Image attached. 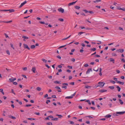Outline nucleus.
I'll return each mask as SVG.
<instances>
[{"label":"nucleus","mask_w":125,"mask_h":125,"mask_svg":"<svg viewBox=\"0 0 125 125\" xmlns=\"http://www.w3.org/2000/svg\"><path fill=\"white\" fill-rule=\"evenodd\" d=\"M98 83L99 85L97 86V87H102L105 84V83L101 82H99Z\"/></svg>","instance_id":"f257e3e1"},{"label":"nucleus","mask_w":125,"mask_h":125,"mask_svg":"<svg viewBox=\"0 0 125 125\" xmlns=\"http://www.w3.org/2000/svg\"><path fill=\"white\" fill-rule=\"evenodd\" d=\"M58 11L62 13H63L64 11V10L62 8H60L58 9Z\"/></svg>","instance_id":"f03ea898"},{"label":"nucleus","mask_w":125,"mask_h":125,"mask_svg":"<svg viewBox=\"0 0 125 125\" xmlns=\"http://www.w3.org/2000/svg\"><path fill=\"white\" fill-rule=\"evenodd\" d=\"M27 1H25L23 3H22L20 6L19 7V8H21L26 3Z\"/></svg>","instance_id":"7ed1b4c3"},{"label":"nucleus","mask_w":125,"mask_h":125,"mask_svg":"<svg viewBox=\"0 0 125 125\" xmlns=\"http://www.w3.org/2000/svg\"><path fill=\"white\" fill-rule=\"evenodd\" d=\"M23 45L24 47V48L28 49L29 50H30V48L28 47V45L27 44H24Z\"/></svg>","instance_id":"20e7f679"},{"label":"nucleus","mask_w":125,"mask_h":125,"mask_svg":"<svg viewBox=\"0 0 125 125\" xmlns=\"http://www.w3.org/2000/svg\"><path fill=\"white\" fill-rule=\"evenodd\" d=\"M125 113V112H116V114L118 115H121L124 114Z\"/></svg>","instance_id":"39448f33"},{"label":"nucleus","mask_w":125,"mask_h":125,"mask_svg":"<svg viewBox=\"0 0 125 125\" xmlns=\"http://www.w3.org/2000/svg\"><path fill=\"white\" fill-rule=\"evenodd\" d=\"M8 117L14 120H15L16 119V118L14 116H13L11 115H8Z\"/></svg>","instance_id":"423d86ee"},{"label":"nucleus","mask_w":125,"mask_h":125,"mask_svg":"<svg viewBox=\"0 0 125 125\" xmlns=\"http://www.w3.org/2000/svg\"><path fill=\"white\" fill-rule=\"evenodd\" d=\"M77 1H76L75 2H73L69 3V4H68V6H71V5L75 4Z\"/></svg>","instance_id":"0eeeda50"},{"label":"nucleus","mask_w":125,"mask_h":125,"mask_svg":"<svg viewBox=\"0 0 125 125\" xmlns=\"http://www.w3.org/2000/svg\"><path fill=\"white\" fill-rule=\"evenodd\" d=\"M124 49H119L118 50H116L117 52H120L121 53H122L124 52Z\"/></svg>","instance_id":"6e6552de"},{"label":"nucleus","mask_w":125,"mask_h":125,"mask_svg":"<svg viewBox=\"0 0 125 125\" xmlns=\"http://www.w3.org/2000/svg\"><path fill=\"white\" fill-rule=\"evenodd\" d=\"M16 79L15 78H10L9 79V80L10 82H13L15 80H16Z\"/></svg>","instance_id":"1a4fd4ad"},{"label":"nucleus","mask_w":125,"mask_h":125,"mask_svg":"<svg viewBox=\"0 0 125 125\" xmlns=\"http://www.w3.org/2000/svg\"><path fill=\"white\" fill-rule=\"evenodd\" d=\"M109 60L110 62H112L113 63H115V60L113 58H111Z\"/></svg>","instance_id":"9d476101"},{"label":"nucleus","mask_w":125,"mask_h":125,"mask_svg":"<svg viewBox=\"0 0 125 125\" xmlns=\"http://www.w3.org/2000/svg\"><path fill=\"white\" fill-rule=\"evenodd\" d=\"M31 71L34 73H35V71H36V69L35 67H33L31 69Z\"/></svg>","instance_id":"9b49d317"},{"label":"nucleus","mask_w":125,"mask_h":125,"mask_svg":"<svg viewBox=\"0 0 125 125\" xmlns=\"http://www.w3.org/2000/svg\"><path fill=\"white\" fill-rule=\"evenodd\" d=\"M90 70L91 71H92L91 69H89L86 72V74H88L90 73Z\"/></svg>","instance_id":"f8f14e48"},{"label":"nucleus","mask_w":125,"mask_h":125,"mask_svg":"<svg viewBox=\"0 0 125 125\" xmlns=\"http://www.w3.org/2000/svg\"><path fill=\"white\" fill-rule=\"evenodd\" d=\"M117 83H119V84H121L122 85H123L124 84V83L120 82V81H117L116 82Z\"/></svg>","instance_id":"ddd939ff"},{"label":"nucleus","mask_w":125,"mask_h":125,"mask_svg":"<svg viewBox=\"0 0 125 125\" xmlns=\"http://www.w3.org/2000/svg\"><path fill=\"white\" fill-rule=\"evenodd\" d=\"M73 97V96H67L65 97V98L67 99H71Z\"/></svg>","instance_id":"4468645a"},{"label":"nucleus","mask_w":125,"mask_h":125,"mask_svg":"<svg viewBox=\"0 0 125 125\" xmlns=\"http://www.w3.org/2000/svg\"><path fill=\"white\" fill-rule=\"evenodd\" d=\"M116 88L117 89L118 91L120 92V91L121 88L118 86H117Z\"/></svg>","instance_id":"2eb2a0df"},{"label":"nucleus","mask_w":125,"mask_h":125,"mask_svg":"<svg viewBox=\"0 0 125 125\" xmlns=\"http://www.w3.org/2000/svg\"><path fill=\"white\" fill-rule=\"evenodd\" d=\"M35 47V46L34 45H31V49L34 48Z\"/></svg>","instance_id":"dca6fc26"},{"label":"nucleus","mask_w":125,"mask_h":125,"mask_svg":"<svg viewBox=\"0 0 125 125\" xmlns=\"http://www.w3.org/2000/svg\"><path fill=\"white\" fill-rule=\"evenodd\" d=\"M58 120V118H55L52 119V120L53 121H57Z\"/></svg>","instance_id":"f3484780"},{"label":"nucleus","mask_w":125,"mask_h":125,"mask_svg":"<svg viewBox=\"0 0 125 125\" xmlns=\"http://www.w3.org/2000/svg\"><path fill=\"white\" fill-rule=\"evenodd\" d=\"M54 83H55L61 84V83L60 82L57 81H54Z\"/></svg>","instance_id":"a211bd4d"},{"label":"nucleus","mask_w":125,"mask_h":125,"mask_svg":"<svg viewBox=\"0 0 125 125\" xmlns=\"http://www.w3.org/2000/svg\"><path fill=\"white\" fill-rule=\"evenodd\" d=\"M56 116H59V118H62V116L61 115H56Z\"/></svg>","instance_id":"6ab92c4d"},{"label":"nucleus","mask_w":125,"mask_h":125,"mask_svg":"<svg viewBox=\"0 0 125 125\" xmlns=\"http://www.w3.org/2000/svg\"><path fill=\"white\" fill-rule=\"evenodd\" d=\"M36 89L37 91H40L41 90V88L39 87H38L36 88Z\"/></svg>","instance_id":"aec40b11"},{"label":"nucleus","mask_w":125,"mask_h":125,"mask_svg":"<svg viewBox=\"0 0 125 125\" xmlns=\"http://www.w3.org/2000/svg\"><path fill=\"white\" fill-rule=\"evenodd\" d=\"M109 88L111 89H113L115 88L114 86H109Z\"/></svg>","instance_id":"412c9836"},{"label":"nucleus","mask_w":125,"mask_h":125,"mask_svg":"<svg viewBox=\"0 0 125 125\" xmlns=\"http://www.w3.org/2000/svg\"><path fill=\"white\" fill-rule=\"evenodd\" d=\"M83 33H84V32H79L78 33V35L80 36L82 34H83Z\"/></svg>","instance_id":"4be33fe9"},{"label":"nucleus","mask_w":125,"mask_h":125,"mask_svg":"<svg viewBox=\"0 0 125 125\" xmlns=\"http://www.w3.org/2000/svg\"><path fill=\"white\" fill-rule=\"evenodd\" d=\"M9 11H10V12H14V10L13 9H11L10 10H8Z\"/></svg>","instance_id":"5701e85b"},{"label":"nucleus","mask_w":125,"mask_h":125,"mask_svg":"<svg viewBox=\"0 0 125 125\" xmlns=\"http://www.w3.org/2000/svg\"><path fill=\"white\" fill-rule=\"evenodd\" d=\"M119 101L120 103L121 104H123V102L122 101L121 99H119Z\"/></svg>","instance_id":"b1692460"},{"label":"nucleus","mask_w":125,"mask_h":125,"mask_svg":"<svg viewBox=\"0 0 125 125\" xmlns=\"http://www.w3.org/2000/svg\"><path fill=\"white\" fill-rule=\"evenodd\" d=\"M86 102H87L89 105H91V102H90V101L89 100H87L86 101Z\"/></svg>","instance_id":"393cba45"},{"label":"nucleus","mask_w":125,"mask_h":125,"mask_svg":"<svg viewBox=\"0 0 125 125\" xmlns=\"http://www.w3.org/2000/svg\"><path fill=\"white\" fill-rule=\"evenodd\" d=\"M111 115H106L105 116L106 117H107V118H110L111 117Z\"/></svg>","instance_id":"a878e982"},{"label":"nucleus","mask_w":125,"mask_h":125,"mask_svg":"<svg viewBox=\"0 0 125 125\" xmlns=\"http://www.w3.org/2000/svg\"><path fill=\"white\" fill-rule=\"evenodd\" d=\"M75 8L77 9H79L80 7L78 6H76L75 7Z\"/></svg>","instance_id":"bb28decb"},{"label":"nucleus","mask_w":125,"mask_h":125,"mask_svg":"<svg viewBox=\"0 0 125 125\" xmlns=\"http://www.w3.org/2000/svg\"><path fill=\"white\" fill-rule=\"evenodd\" d=\"M24 39H28L29 38L25 36H23L22 37Z\"/></svg>","instance_id":"cd10ccee"},{"label":"nucleus","mask_w":125,"mask_h":125,"mask_svg":"<svg viewBox=\"0 0 125 125\" xmlns=\"http://www.w3.org/2000/svg\"><path fill=\"white\" fill-rule=\"evenodd\" d=\"M107 91V90H102L101 91V92H106Z\"/></svg>","instance_id":"c85d7f7f"},{"label":"nucleus","mask_w":125,"mask_h":125,"mask_svg":"<svg viewBox=\"0 0 125 125\" xmlns=\"http://www.w3.org/2000/svg\"><path fill=\"white\" fill-rule=\"evenodd\" d=\"M110 82L111 83H112L114 84H115V81H113V80H110Z\"/></svg>","instance_id":"c756f323"},{"label":"nucleus","mask_w":125,"mask_h":125,"mask_svg":"<svg viewBox=\"0 0 125 125\" xmlns=\"http://www.w3.org/2000/svg\"><path fill=\"white\" fill-rule=\"evenodd\" d=\"M42 61H43L44 62H46L47 61L45 59H42Z\"/></svg>","instance_id":"7c9ffc66"},{"label":"nucleus","mask_w":125,"mask_h":125,"mask_svg":"<svg viewBox=\"0 0 125 125\" xmlns=\"http://www.w3.org/2000/svg\"><path fill=\"white\" fill-rule=\"evenodd\" d=\"M112 55L113 56H116L117 55L115 53H113L112 54Z\"/></svg>","instance_id":"2f4dec72"},{"label":"nucleus","mask_w":125,"mask_h":125,"mask_svg":"<svg viewBox=\"0 0 125 125\" xmlns=\"http://www.w3.org/2000/svg\"><path fill=\"white\" fill-rule=\"evenodd\" d=\"M34 114L38 115H40V113L39 112L37 113L35 112L34 113Z\"/></svg>","instance_id":"473e14b6"},{"label":"nucleus","mask_w":125,"mask_h":125,"mask_svg":"<svg viewBox=\"0 0 125 125\" xmlns=\"http://www.w3.org/2000/svg\"><path fill=\"white\" fill-rule=\"evenodd\" d=\"M66 46V45H63V46H60L59 48H58L59 49H60V48H63L65 46Z\"/></svg>","instance_id":"72a5a7b5"},{"label":"nucleus","mask_w":125,"mask_h":125,"mask_svg":"<svg viewBox=\"0 0 125 125\" xmlns=\"http://www.w3.org/2000/svg\"><path fill=\"white\" fill-rule=\"evenodd\" d=\"M50 100H47V101L46 102V103L47 104H48L49 103H50Z\"/></svg>","instance_id":"f704fd0d"},{"label":"nucleus","mask_w":125,"mask_h":125,"mask_svg":"<svg viewBox=\"0 0 125 125\" xmlns=\"http://www.w3.org/2000/svg\"><path fill=\"white\" fill-rule=\"evenodd\" d=\"M47 125H52V123L51 122H48L47 123Z\"/></svg>","instance_id":"c9c22d12"},{"label":"nucleus","mask_w":125,"mask_h":125,"mask_svg":"<svg viewBox=\"0 0 125 125\" xmlns=\"http://www.w3.org/2000/svg\"><path fill=\"white\" fill-rule=\"evenodd\" d=\"M88 13H91V14H93L94 13V12H93L91 11H88Z\"/></svg>","instance_id":"e433bc0d"},{"label":"nucleus","mask_w":125,"mask_h":125,"mask_svg":"<svg viewBox=\"0 0 125 125\" xmlns=\"http://www.w3.org/2000/svg\"><path fill=\"white\" fill-rule=\"evenodd\" d=\"M3 113L2 114L4 116H5V113H6V111H3Z\"/></svg>","instance_id":"4c0bfd02"},{"label":"nucleus","mask_w":125,"mask_h":125,"mask_svg":"<svg viewBox=\"0 0 125 125\" xmlns=\"http://www.w3.org/2000/svg\"><path fill=\"white\" fill-rule=\"evenodd\" d=\"M55 88L56 89H57L59 90L60 89V87L58 86H56L55 87Z\"/></svg>","instance_id":"58836bf2"},{"label":"nucleus","mask_w":125,"mask_h":125,"mask_svg":"<svg viewBox=\"0 0 125 125\" xmlns=\"http://www.w3.org/2000/svg\"><path fill=\"white\" fill-rule=\"evenodd\" d=\"M39 23L42 24H45V23L44 21H40Z\"/></svg>","instance_id":"ea45409f"},{"label":"nucleus","mask_w":125,"mask_h":125,"mask_svg":"<svg viewBox=\"0 0 125 125\" xmlns=\"http://www.w3.org/2000/svg\"><path fill=\"white\" fill-rule=\"evenodd\" d=\"M11 47L13 49H14V48L13 47V45L11 43L10 44Z\"/></svg>","instance_id":"a19ab883"},{"label":"nucleus","mask_w":125,"mask_h":125,"mask_svg":"<svg viewBox=\"0 0 125 125\" xmlns=\"http://www.w3.org/2000/svg\"><path fill=\"white\" fill-rule=\"evenodd\" d=\"M31 106V104H26L25 105V106L28 107L29 106Z\"/></svg>","instance_id":"79ce46f5"},{"label":"nucleus","mask_w":125,"mask_h":125,"mask_svg":"<svg viewBox=\"0 0 125 125\" xmlns=\"http://www.w3.org/2000/svg\"><path fill=\"white\" fill-rule=\"evenodd\" d=\"M101 0H96L95 1H94V2H98L100 1Z\"/></svg>","instance_id":"37998d69"},{"label":"nucleus","mask_w":125,"mask_h":125,"mask_svg":"<svg viewBox=\"0 0 125 125\" xmlns=\"http://www.w3.org/2000/svg\"><path fill=\"white\" fill-rule=\"evenodd\" d=\"M67 86H63L62 87V88L63 89L64 88L65 89H66L67 88Z\"/></svg>","instance_id":"c03bdc74"},{"label":"nucleus","mask_w":125,"mask_h":125,"mask_svg":"<svg viewBox=\"0 0 125 125\" xmlns=\"http://www.w3.org/2000/svg\"><path fill=\"white\" fill-rule=\"evenodd\" d=\"M7 53V54H8L9 55H10V52L9 51L7 50L6 51Z\"/></svg>","instance_id":"a18cd8bd"},{"label":"nucleus","mask_w":125,"mask_h":125,"mask_svg":"<svg viewBox=\"0 0 125 125\" xmlns=\"http://www.w3.org/2000/svg\"><path fill=\"white\" fill-rule=\"evenodd\" d=\"M97 41L98 42H99V43H97V44H101L102 43L100 41Z\"/></svg>","instance_id":"49530a36"},{"label":"nucleus","mask_w":125,"mask_h":125,"mask_svg":"<svg viewBox=\"0 0 125 125\" xmlns=\"http://www.w3.org/2000/svg\"><path fill=\"white\" fill-rule=\"evenodd\" d=\"M11 92L14 94H15V93L14 92V91L13 89H12L11 90Z\"/></svg>","instance_id":"de8ad7c7"},{"label":"nucleus","mask_w":125,"mask_h":125,"mask_svg":"<svg viewBox=\"0 0 125 125\" xmlns=\"http://www.w3.org/2000/svg\"><path fill=\"white\" fill-rule=\"evenodd\" d=\"M71 60L73 62H74L75 61V59L74 58H73L72 59H71Z\"/></svg>","instance_id":"09e8293b"},{"label":"nucleus","mask_w":125,"mask_h":125,"mask_svg":"<svg viewBox=\"0 0 125 125\" xmlns=\"http://www.w3.org/2000/svg\"><path fill=\"white\" fill-rule=\"evenodd\" d=\"M96 50V48H93V49H91V50L93 51H95Z\"/></svg>","instance_id":"8fccbe9b"},{"label":"nucleus","mask_w":125,"mask_h":125,"mask_svg":"<svg viewBox=\"0 0 125 125\" xmlns=\"http://www.w3.org/2000/svg\"><path fill=\"white\" fill-rule=\"evenodd\" d=\"M23 70L26 71L27 70V67H24L23 68Z\"/></svg>","instance_id":"3c124183"},{"label":"nucleus","mask_w":125,"mask_h":125,"mask_svg":"<svg viewBox=\"0 0 125 125\" xmlns=\"http://www.w3.org/2000/svg\"><path fill=\"white\" fill-rule=\"evenodd\" d=\"M116 9L120 10H121V8H120L119 7H116Z\"/></svg>","instance_id":"603ef678"},{"label":"nucleus","mask_w":125,"mask_h":125,"mask_svg":"<svg viewBox=\"0 0 125 125\" xmlns=\"http://www.w3.org/2000/svg\"><path fill=\"white\" fill-rule=\"evenodd\" d=\"M12 21H5V23H10V22H12Z\"/></svg>","instance_id":"864d4df0"},{"label":"nucleus","mask_w":125,"mask_h":125,"mask_svg":"<svg viewBox=\"0 0 125 125\" xmlns=\"http://www.w3.org/2000/svg\"><path fill=\"white\" fill-rule=\"evenodd\" d=\"M59 20L60 21H64V20L63 19H59Z\"/></svg>","instance_id":"5fc2aeb1"},{"label":"nucleus","mask_w":125,"mask_h":125,"mask_svg":"<svg viewBox=\"0 0 125 125\" xmlns=\"http://www.w3.org/2000/svg\"><path fill=\"white\" fill-rule=\"evenodd\" d=\"M68 67L69 69H72V67L70 66H67Z\"/></svg>","instance_id":"6e6d98bb"},{"label":"nucleus","mask_w":125,"mask_h":125,"mask_svg":"<svg viewBox=\"0 0 125 125\" xmlns=\"http://www.w3.org/2000/svg\"><path fill=\"white\" fill-rule=\"evenodd\" d=\"M121 10H123L125 11V8H121Z\"/></svg>","instance_id":"4d7b16f0"},{"label":"nucleus","mask_w":125,"mask_h":125,"mask_svg":"<svg viewBox=\"0 0 125 125\" xmlns=\"http://www.w3.org/2000/svg\"><path fill=\"white\" fill-rule=\"evenodd\" d=\"M81 45L83 47H84L85 46V45L83 43H82Z\"/></svg>","instance_id":"13d9d810"},{"label":"nucleus","mask_w":125,"mask_h":125,"mask_svg":"<svg viewBox=\"0 0 125 125\" xmlns=\"http://www.w3.org/2000/svg\"><path fill=\"white\" fill-rule=\"evenodd\" d=\"M88 66V65L87 64H86L84 65V66L85 67H87Z\"/></svg>","instance_id":"bf43d9fd"},{"label":"nucleus","mask_w":125,"mask_h":125,"mask_svg":"<svg viewBox=\"0 0 125 125\" xmlns=\"http://www.w3.org/2000/svg\"><path fill=\"white\" fill-rule=\"evenodd\" d=\"M85 88H89V87H91L90 86H89L88 85H87V86H85Z\"/></svg>","instance_id":"052dcab7"},{"label":"nucleus","mask_w":125,"mask_h":125,"mask_svg":"<svg viewBox=\"0 0 125 125\" xmlns=\"http://www.w3.org/2000/svg\"><path fill=\"white\" fill-rule=\"evenodd\" d=\"M48 96V95L47 94H46L45 95H44V98H46Z\"/></svg>","instance_id":"680f3d73"},{"label":"nucleus","mask_w":125,"mask_h":125,"mask_svg":"<svg viewBox=\"0 0 125 125\" xmlns=\"http://www.w3.org/2000/svg\"><path fill=\"white\" fill-rule=\"evenodd\" d=\"M57 57L59 59H61V56H57Z\"/></svg>","instance_id":"e2e57ef3"},{"label":"nucleus","mask_w":125,"mask_h":125,"mask_svg":"<svg viewBox=\"0 0 125 125\" xmlns=\"http://www.w3.org/2000/svg\"><path fill=\"white\" fill-rule=\"evenodd\" d=\"M13 83V84H14L15 85H17V83L16 82H14Z\"/></svg>","instance_id":"0e129e2a"},{"label":"nucleus","mask_w":125,"mask_h":125,"mask_svg":"<svg viewBox=\"0 0 125 125\" xmlns=\"http://www.w3.org/2000/svg\"><path fill=\"white\" fill-rule=\"evenodd\" d=\"M70 123L71 124H73L74 123V122L72 121H70Z\"/></svg>","instance_id":"69168bd1"},{"label":"nucleus","mask_w":125,"mask_h":125,"mask_svg":"<svg viewBox=\"0 0 125 125\" xmlns=\"http://www.w3.org/2000/svg\"><path fill=\"white\" fill-rule=\"evenodd\" d=\"M116 71V72L117 73H119L120 72V71L119 70H117Z\"/></svg>","instance_id":"338daca9"},{"label":"nucleus","mask_w":125,"mask_h":125,"mask_svg":"<svg viewBox=\"0 0 125 125\" xmlns=\"http://www.w3.org/2000/svg\"><path fill=\"white\" fill-rule=\"evenodd\" d=\"M5 37L6 38H8V35H7V34H6V33H5Z\"/></svg>","instance_id":"774afa93"}]
</instances>
